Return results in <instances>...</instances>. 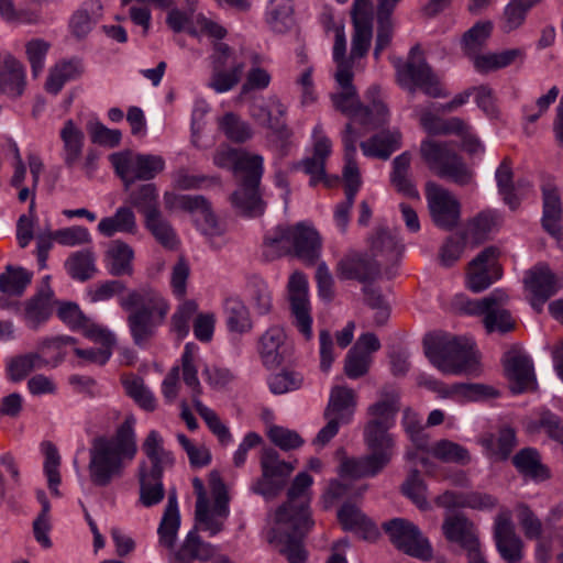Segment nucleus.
Wrapping results in <instances>:
<instances>
[{"label": "nucleus", "instance_id": "nucleus-1", "mask_svg": "<svg viewBox=\"0 0 563 563\" xmlns=\"http://www.w3.org/2000/svg\"><path fill=\"white\" fill-rule=\"evenodd\" d=\"M114 296H118V305L126 313V325L133 343L140 347L146 346L167 321L170 312L168 298L148 284L126 289L119 279L98 283L88 290L91 302L107 301Z\"/></svg>", "mask_w": 563, "mask_h": 563}, {"label": "nucleus", "instance_id": "nucleus-2", "mask_svg": "<svg viewBox=\"0 0 563 563\" xmlns=\"http://www.w3.org/2000/svg\"><path fill=\"white\" fill-rule=\"evenodd\" d=\"M137 454L135 419L126 417L110 437L92 440L89 449L88 472L92 485L107 487L123 476Z\"/></svg>", "mask_w": 563, "mask_h": 563}, {"label": "nucleus", "instance_id": "nucleus-3", "mask_svg": "<svg viewBox=\"0 0 563 563\" xmlns=\"http://www.w3.org/2000/svg\"><path fill=\"white\" fill-rule=\"evenodd\" d=\"M333 77L336 91L331 93V101L335 110L350 117L353 122L372 129L385 125L389 121V110L378 86L373 85L366 90L365 98L368 104L363 106L353 85V73H334Z\"/></svg>", "mask_w": 563, "mask_h": 563}, {"label": "nucleus", "instance_id": "nucleus-4", "mask_svg": "<svg viewBox=\"0 0 563 563\" xmlns=\"http://www.w3.org/2000/svg\"><path fill=\"white\" fill-rule=\"evenodd\" d=\"M264 255L274 260L294 254L301 261L313 264L320 256L322 240L316 228L307 222L295 225H277L264 238Z\"/></svg>", "mask_w": 563, "mask_h": 563}, {"label": "nucleus", "instance_id": "nucleus-5", "mask_svg": "<svg viewBox=\"0 0 563 563\" xmlns=\"http://www.w3.org/2000/svg\"><path fill=\"white\" fill-rule=\"evenodd\" d=\"M423 345L427 357L443 373H470L475 368L474 342L468 338L439 333L428 335Z\"/></svg>", "mask_w": 563, "mask_h": 563}, {"label": "nucleus", "instance_id": "nucleus-6", "mask_svg": "<svg viewBox=\"0 0 563 563\" xmlns=\"http://www.w3.org/2000/svg\"><path fill=\"white\" fill-rule=\"evenodd\" d=\"M363 440L367 454L357 459H345L341 473L353 478L374 477L379 474L396 454V437L376 427L364 428Z\"/></svg>", "mask_w": 563, "mask_h": 563}, {"label": "nucleus", "instance_id": "nucleus-7", "mask_svg": "<svg viewBox=\"0 0 563 563\" xmlns=\"http://www.w3.org/2000/svg\"><path fill=\"white\" fill-rule=\"evenodd\" d=\"M313 478L306 472L296 475L287 492V501L275 512V523L295 529L310 531L314 525L310 516L311 486Z\"/></svg>", "mask_w": 563, "mask_h": 563}, {"label": "nucleus", "instance_id": "nucleus-8", "mask_svg": "<svg viewBox=\"0 0 563 563\" xmlns=\"http://www.w3.org/2000/svg\"><path fill=\"white\" fill-rule=\"evenodd\" d=\"M395 67L397 84L409 93H415L420 89L431 98H445L449 96V92L442 87L440 79L432 71L418 46L410 49L406 63L398 62Z\"/></svg>", "mask_w": 563, "mask_h": 563}, {"label": "nucleus", "instance_id": "nucleus-9", "mask_svg": "<svg viewBox=\"0 0 563 563\" xmlns=\"http://www.w3.org/2000/svg\"><path fill=\"white\" fill-rule=\"evenodd\" d=\"M420 155L439 177L448 178L460 186L472 181L473 172L449 143L426 139L420 144Z\"/></svg>", "mask_w": 563, "mask_h": 563}, {"label": "nucleus", "instance_id": "nucleus-10", "mask_svg": "<svg viewBox=\"0 0 563 563\" xmlns=\"http://www.w3.org/2000/svg\"><path fill=\"white\" fill-rule=\"evenodd\" d=\"M209 485L213 496L212 508H209V504L196 507V525L192 530L206 531L210 537H214L224 530V523L230 515V499L227 486L218 472L210 473Z\"/></svg>", "mask_w": 563, "mask_h": 563}, {"label": "nucleus", "instance_id": "nucleus-11", "mask_svg": "<svg viewBox=\"0 0 563 563\" xmlns=\"http://www.w3.org/2000/svg\"><path fill=\"white\" fill-rule=\"evenodd\" d=\"M212 75L208 86L218 93L233 89L241 80L245 62L225 43L213 45Z\"/></svg>", "mask_w": 563, "mask_h": 563}, {"label": "nucleus", "instance_id": "nucleus-12", "mask_svg": "<svg viewBox=\"0 0 563 563\" xmlns=\"http://www.w3.org/2000/svg\"><path fill=\"white\" fill-rule=\"evenodd\" d=\"M508 295L501 289H495L482 299L467 300L464 310L468 314L483 316L487 332L505 333L515 327L510 313L505 309Z\"/></svg>", "mask_w": 563, "mask_h": 563}, {"label": "nucleus", "instance_id": "nucleus-13", "mask_svg": "<svg viewBox=\"0 0 563 563\" xmlns=\"http://www.w3.org/2000/svg\"><path fill=\"white\" fill-rule=\"evenodd\" d=\"M390 542L404 553L420 560L432 558V547L419 528L404 518H394L383 523Z\"/></svg>", "mask_w": 563, "mask_h": 563}, {"label": "nucleus", "instance_id": "nucleus-14", "mask_svg": "<svg viewBox=\"0 0 563 563\" xmlns=\"http://www.w3.org/2000/svg\"><path fill=\"white\" fill-rule=\"evenodd\" d=\"M261 467L262 477L253 485L252 489L266 498L277 496L295 470L291 463L280 460L277 451L272 448L263 450Z\"/></svg>", "mask_w": 563, "mask_h": 563}, {"label": "nucleus", "instance_id": "nucleus-15", "mask_svg": "<svg viewBox=\"0 0 563 563\" xmlns=\"http://www.w3.org/2000/svg\"><path fill=\"white\" fill-rule=\"evenodd\" d=\"M426 198L431 218L437 227L450 231L457 225L461 205L448 189L429 181L426 185Z\"/></svg>", "mask_w": 563, "mask_h": 563}, {"label": "nucleus", "instance_id": "nucleus-16", "mask_svg": "<svg viewBox=\"0 0 563 563\" xmlns=\"http://www.w3.org/2000/svg\"><path fill=\"white\" fill-rule=\"evenodd\" d=\"M288 295L292 323L306 340L312 338L311 307L308 298V282L302 273L296 272L288 283Z\"/></svg>", "mask_w": 563, "mask_h": 563}, {"label": "nucleus", "instance_id": "nucleus-17", "mask_svg": "<svg viewBox=\"0 0 563 563\" xmlns=\"http://www.w3.org/2000/svg\"><path fill=\"white\" fill-rule=\"evenodd\" d=\"M335 273L340 280L373 284L380 276V263L367 253L351 250L338 261Z\"/></svg>", "mask_w": 563, "mask_h": 563}, {"label": "nucleus", "instance_id": "nucleus-18", "mask_svg": "<svg viewBox=\"0 0 563 563\" xmlns=\"http://www.w3.org/2000/svg\"><path fill=\"white\" fill-rule=\"evenodd\" d=\"M499 250L494 246L483 250L470 264L467 271V287L479 292L488 288L501 277L498 264Z\"/></svg>", "mask_w": 563, "mask_h": 563}, {"label": "nucleus", "instance_id": "nucleus-19", "mask_svg": "<svg viewBox=\"0 0 563 563\" xmlns=\"http://www.w3.org/2000/svg\"><path fill=\"white\" fill-rule=\"evenodd\" d=\"M332 153V142L327 136L321 123L316 124L312 131V156L303 158L298 163L300 168L310 177V186L327 181L325 163Z\"/></svg>", "mask_w": 563, "mask_h": 563}, {"label": "nucleus", "instance_id": "nucleus-20", "mask_svg": "<svg viewBox=\"0 0 563 563\" xmlns=\"http://www.w3.org/2000/svg\"><path fill=\"white\" fill-rule=\"evenodd\" d=\"M496 549L506 563H519L523 558V542L516 533L509 510L500 511L494 523Z\"/></svg>", "mask_w": 563, "mask_h": 563}, {"label": "nucleus", "instance_id": "nucleus-21", "mask_svg": "<svg viewBox=\"0 0 563 563\" xmlns=\"http://www.w3.org/2000/svg\"><path fill=\"white\" fill-rule=\"evenodd\" d=\"M264 165L242 176L240 188L231 196V202L242 214L256 217L263 213L264 206L258 191Z\"/></svg>", "mask_w": 563, "mask_h": 563}, {"label": "nucleus", "instance_id": "nucleus-22", "mask_svg": "<svg viewBox=\"0 0 563 563\" xmlns=\"http://www.w3.org/2000/svg\"><path fill=\"white\" fill-rule=\"evenodd\" d=\"M523 282L526 288L532 295L533 307L542 306L563 286V280L543 263L530 268L526 273Z\"/></svg>", "mask_w": 563, "mask_h": 563}, {"label": "nucleus", "instance_id": "nucleus-23", "mask_svg": "<svg viewBox=\"0 0 563 563\" xmlns=\"http://www.w3.org/2000/svg\"><path fill=\"white\" fill-rule=\"evenodd\" d=\"M505 371L515 394L530 390L536 385V376L531 358L517 349H511L505 355Z\"/></svg>", "mask_w": 563, "mask_h": 563}, {"label": "nucleus", "instance_id": "nucleus-24", "mask_svg": "<svg viewBox=\"0 0 563 563\" xmlns=\"http://www.w3.org/2000/svg\"><path fill=\"white\" fill-rule=\"evenodd\" d=\"M213 164L219 168L232 170L234 175L243 176L256 168L260 169L264 165V158L260 154L221 145L214 152Z\"/></svg>", "mask_w": 563, "mask_h": 563}, {"label": "nucleus", "instance_id": "nucleus-25", "mask_svg": "<svg viewBox=\"0 0 563 563\" xmlns=\"http://www.w3.org/2000/svg\"><path fill=\"white\" fill-rule=\"evenodd\" d=\"M543 216L542 227L544 230L556 238L561 247H563L562 221V201L558 187L552 181H545L542 187Z\"/></svg>", "mask_w": 563, "mask_h": 563}, {"label": "nucleus", "instance_id": "nucleus-26", "mask_svg": "<svg viewBox=\"0 0 563 563\" xmlns=\"http://www.w3.org/2000/svg\"><path fill=\"white\" fill-rule=\"evenodd\" d=\"M442 530L450 542L460 544L467 553L472 552V555L481 549L475 526L463 515L446 516Z\"/></svg>", "mask_w": 563, "mask_h": 563}, {"label": "nucleus", "instance_id": "nucleus-27", "mask_svg": "<svg viewBox=\"0 0 563 563\" xmlns=\"http://www.w3.org/2000/svg\"><path fill=\"white\" fill-rule=\"evenodd\" d=\"M404 245L396 234L387 229H377L369 239L368 255L377 260L380 267L385 264H395L399 261Z\"/></svg>", "mask_w": 563, "mask_h": 563}, {"label": "nucleus", "instance_id": "nucleus-28", "mask_svg": "<svg viewBox=\"0 0 563 563\" xmlns=\"http://www.w3.org/2000/svg\"><path fill=\"white\" fill-rule=\"evenodd\" d=\"M434 103L429 107H416L415 112L422 129L432 135H462L467 131V123L460 118L442 119L432 112Z\"/></svg>", "mask_w": 563, "mask_h": 563}, {"label": "nucleus", "instance_id": "nucleus-29", "mask_svg": "<svg viewBox=\"0 0 563 563\" xmlns=\"http://www.w3.org/2000/svg\"><path fill=\"white\" fill-rule=\"evenodd\" d=\"M217 548L200 538L196 530L187 533L181 545L170 554L168 563L207 562L216 554Z\"/></svg>", "mask_w": 563, "mask_h": 563}, {"label": "nucleus", "instance_id": "nucleus-30", "mask_svg": "<svg viewBox=\"0 0 563 563\" xmlns=\"http://www.w3.org/2000/svg\"><path fill=\"white\" fill-rule=\"evenodd\" d=\"M142 450L147 461H141L139 466L144 465L146 471L164 473L165 468L173 466L175 462L173 453L164 448V439L156 430L147 433Z\"/></svg>", "mask_w": 563, "mask_h": 563}, {"label": "nucleus", "instance_id": "nucleus-31", "mask_svg": "<svg viewBox=\"0 0 563 563\" xmlns=\"http://www.w3.org/2000/svg\"><path fill=\"white\" fill-rule=\"evenodd\" d=\"M54 291L51 287L40 288L37 292L24 302L23 320L26 327L37 331L47 322L52 314Z\"/></svg>", "mask_w": 563, "mask_h": 563}, {"label": "nucleus", "instance_id": "nucleus-32", "mask_svg": "<svg viewBox=\"0 0 563 563\" xmlns=\"http://www.w3.org/2000/svg\"><path fill=\"white\" fill-rule=\"evenodd\" d=\"M427 385L443 397H453L457 400L478 401L497 396V391L493 387L483 384H453L445 386L438 380H429Z\"/></svg>", "mask_w": 563, "mask_h": 563}, {"label": "nucleus", "instance_id": "nucleus-33", "mask_svg": "<svg viewBox=\"0 0 563 563\" xmlns=\"http://www.w3.org/2000/svg\"><path fill=\"white\" fill-rule=\"evenodd\" d=\"M309 531H296L276 523L273 529L274 539L280 545L279 552L286 556L289 563H306L307 552L302 540Z\"/></svg>", "mask_w": 563, "mask_h": 563}, {"label": "nucleus", "instance_id": "nucleus-34", "mask_svg": "<svg viewBox=\"0 0 563 563\" xmlns=\"http://www.w3.org/2000/svg\"><path fill=\"white\" fill-rule=\"evenodd\" d=\"M286 334L279 327H271L260 338L258 353L267 368H275L284 361Z\"/></svg>", "mask_w": 563, "mask_h": 563}, {"label": "nucleus", "instance_id": "nucleus-35", "mask_svg": "<svg viewBox=\"0 0 563 563\" xmlns=\"http://www.w3.org/2000/svg\"><path fill=\"white\" fill-rule=\"evenodd\" d=\"M25 86L24 66L13 56H5L0 63V92L11 98H18L24 92Z\"/></svg>", "mask_w": 563, "mask_h": 563}, {"label": "nucleus", "instance_id": "nucleus-36", "mask_svg": "<svg viewBox=\"0 0 563 563\" xmlns=\"http://www.w3.org/2000/svg\"><path fill=\"white\" fill-rule=\"evenodd\" d=\"M356 407V394L346 386H334L331 389L330 398L324 417L336 418L343 424L351 422Z\"/></svg>", "mask_w": 563, "mask_h": 563}, {"label": "nucleus", "instance_id": "nucleus-37", "mask_svg": "<svg viewBox=\"0 0 563 563\" xmlns=\"http://www.w3.org/2000/svg\"><path fill=\"white\" fill-rule=\"evenodd\" d=\"M398 410V396L394 393L385 395L367 408L368 420L364 428L376 427L377 430L389 431L395 426Z\"/></svg>", "mask_w": 563, "mask_h": 563}, {"label": "nucleus", "instance_id": "nucleus-38", "mask_svg": "<svg viewBox=\"0 0 563 563\" xmlns=\"http://www.w3.org/2000/svg\"><path fill=\"white\" fill-rule=\"evenodd\" d=\"M271 102L273 107L272 110L255 106L252 109V115L272 130L273 134L280 142V146L284 147L291 136V131L278 117L285 115L286 107L278 99H272Z\"/></svg>", "mask_w": 563, "mask_h": 563}, {"label": "nucleus", "instance_id": "nucleus-39", "mask_svg": "<svg viewBox=\"0 0 563 563\" xmlns=\"http://www.w3.org/2000/svg\"><path fill=\"white\" fill-rule=\"evenodd\" d=\"M59 136L63 142V162L68 169H73L82 156L85 144L84 132L73 120H67L60 129Z\"/></svg>", "mask_w": 563, "mask_h": 563}, {"label": "nucleus", "instance_id": "nucleus-40", "mask_svg": "<svg viewBox=\"0 0 563 563\" xmlns=\"http://www.w3.org/2000/svg\"><path fill=\"white\" fill-rule=\"evenodd\" d=\"M179 528L180 514L177 495L175 492H172L168 495V501L157 529L159 545L172 550L176 543Z\"/></svg>", "mask_w": 563, "mask_h": 563}, {"label": "nucleus", "instance_id": "nucleus-41", "mask_svg": "<svg viewBox=\"0 0 563 563\" xmlns=\"http://www.w3.org/2000/svg\"><path fill=\"white\" fill-rule=\"evenodd\" d=\"M401 133L398 130L382 131L360 144L365 156L388 159L401 147Z\"/></svg>", "mask_w": 563, "mask_h": 563}, {"label": "nucleus", "instance_id": "nucleus-42", "mask_svg": "<svg viewBox=\"0 0 563 563\" xmlns=\"http://www.w3.org/2000/svg\"><path fill=\"white\" fill-rule=\"evenodd\" d=\"M137 479L140 485L139 501L142 506L150 508L158 505L164 499L163 473L146 471L144 465L139 466Z\"/></svg>", "mask_w": 563, "mask_h": 563}, {"label": "nucleus", "instance_id": "nucleus-43", "mask_svg": "<svg viewBox=\"0 0 563 563\" xmlns=\"http://www.w3.org/2000/svg\"><path fill=\"white\" fill-rule=\"evenodd\" d=\"M98 232L107 238L115 233L135 234L137 223L134 211L131 207H119L113 216L102 218L98 223Z\"/></svg>", "mask_w": 563, "mask_h": 563}, {"label": "nucleus", "instance_id": "nucleus-44", "mask_svg": "<svg viewBox=\"0 0 563 563\" xmlns=\"http://www.w3.org/2000/svg\"><path fill=\"white\" fill-rule=\"evenodd\" d=\"M338 519L344 530L354 531L362 534L365 540H374L378 536L375 523L367 519L357 507L345 504L339 512Z\"/></svg>", "mask_w": 563, "mask_h": 563}, {"label": "nucleus", "instance_id": "nucleus-45", "mask_svg": "<svg viewBox=\"0 0 563 563\" xmlns=\"http://www.w3.org/2000/svg\"><path fill=\"white\" fill-rule=\"evenodd\" d=\"M51 362L38 352H30L10 358L7 363V375L11 382L18 383L36 369L49 366Z\"/></svg>", "mask_w": 563, "mask_h": 563}, {"label": "nucleus", "instance_id": "nucleus-46", "mask_svg": "<svg viewBox=\"0 0 563 563\" xmlns=\"http://www.w3.org/2000/svg\"><path fill=\"white\" fill-rule=\"evenodd\" d=\"M525 56L522 48H510L499 53L479 54L472 62L477 73L488 74L508 67L518 59L522 62Z\"/></svg>", "mask_w": 563, "mask_h": 563}, {"label": "nucleus", "instance_id": "nucleus-47", "mask_svg": "<svg viewBox=\"0 0 563 563\" xmlns=\"http://www.w3.org/2000/svg\"><path fill=\"white\" fill-rule=\"evenodd\" d=\"M108 271L109 274L114 277L131 276L133 274L132 261L134 258V252L130 245L121 240H114L111 242L108 251Z\"/></svg>", "mask_w": 563, "mask_h": 563}, {"label": "nucleus", "instance_id": "nucleus-48", "mask_svg": "<svg viewBox=\"0 0 563 563\" xmlns=\"http://www.w3.org/2000/svg\"><path fill=\"white\" fill-rule=\"evenodd\" d=\"M493 32L490 21H479L467 30L461 38V48L465 56L475 59L487 44Z\"/></svg>", "mask_w": 563, "mask_h": 563}, {"label": "nucleus", "instance_id": "nucleus-49", "mask_svg": "<svg viewBox=\"0 0 563 563\" xmlns=\"http://www.w3.org/2000/svg\"><path fill=\"white\" fill-rule=\"evenodd\" d=\"M158 190L154 184H144L131 191L129 202L135 208L144 220L161 213Z\"/></svg>", "mask_w": 563, "mask_h": 563}, {"label": "nucleus", "instance_id": "nucleus-50", "mask_svg": "<svg viewBox=\"0 0 563 563\" xmlns=\"http://www.w3.org/2000/svg\"><path fill=\"white\" fill-rule=\"evenodd\" d=\"M411 154L404 152L393 161L390 181L397 191L409 198H419V192L409 178Z\"/></svg>", "mask_w": 563, "mask_h": 563}, {"label": "nucleus", "instance_id": "nucleus-51", "mask_svg": "<svg viewBox=\"0 0 563 563\" xmlns=\"http://www.w3.org/2000/svg\"><path fill=\"white\" fill-rule=\"evenodd\" d=\"M516 468L526 477L544 481L550 477L549 470L541 463L537 450L527 448L519 451L512 459Z\"/></svg>", "mask_w": 563, "mask_h": 563}, {"label": "nucleus", "instance_id": "nucleus-52", "mask_svg": "<svg viewBox=\"0 0 563 563\" xmlns=\"http://www.w3.org/2000/svg\"><path fill=\"white\" fill-rule=\"evenodd\" d=\"M65 269L67 274L79 282H86L97 273L96 257L92 251L81 250L71 253L66 262Z\"/></svg>", "mask_w": 563, "mask_h": 563}, {"label": "nucleus", "instance_id": "nucleus-53", "mask_svg": "<svg viewBox=\"0 0 563 563\" xmlns=\"http://www.w3.org/2000/svg\"><path fill=\"white\" fill-rule=\"evenodd\" d=\"M224 316L227 327L231 332L246 333L253 328L250 311L239 298H228L225 300Z\"/></svg>", "mask_w": 563, "mask_h": 563}, {"label": "nucleus", "instance_id": "nucleus-54", "mask_svg": "<svg viewBox=\"0 0 563 563\" xmlns=\"http://www.w3.org/2000/svg\"><path fill=\"white\" fill-rule=\"evenodd\" d=\"M109 161L117 176L123 181L125 189L139 180V155L132 151H122L109 155Z\"/></svg>", "mask_w": 563, "mask_h": 563}, {"label": "nucleus", "instance_id": "nucleus-55", "mask_svg": "<svg viewBox=\"0 0 563 563\" xmlns=\"http://www.w3.org/2000/svg\"><path fill=\"white\" fill-rule=\"evenodd\" d=\"M197 351L198 347L194 343H187L181 354V377L184 383L191 390V399L195 405L196 399H199L202 388L198 378L197 368Z\"/></svg>", "mask_w": 563, "mask_h": 563}, {"label": "nucleus", "instance_id": "nucleus-56", "mask_svg": "<svg viewBox=\"0 0 563 563\" xmlns=\"http://www.w3.org/2000/svg\"><path fill=\"white\" fill-rule=\"evenodd\" d=\"M80 65L77 60H63L51 68L45 82L47 92L57 95L64 85L77 78L80 74Z\"/></svg>", "mask_w": 563, "mask_h": 563}, {"label": "nucleus", "instance_id": "nucleus-57", "mask_svg": "<svg viewBox=\"0 0 563 563\" xmlns=\"http://www.w3.org/2000/svg\"><path fill=\"white\" fill-rule=\"evenodd\" d=\"M145 228L154 239L167 250H176L179 239L172 224L163 217L162 212L144 220Z\"/></svg>", "mask_w": 563, "mask_h": 563}, {"label": "nucleus", "instance_id": "nucleus-58", "mask_svg": "<svg viewBox=\"0 0 563 563\" xmlns=\"http://www.w3.org/2000/svg\"><path fill=\"white\" fill-rule=\"evenodd\" d=\"M292 13L290 0H272L267 10L266 21L274 32L284 33L294 25Z\"/></svg>", "mask_w": 563, "mask_h": 563}, {"label": "nucleus", "instance_id": "nucleus-59", "mask_svg": "<svg viewBox=\"0 0 563 563\" xmlns=\"http://www.w3.org/2000/svg\"><path fill=\"white\" fill-rule=\"evenodd\" d=\"M219 130L234 143H244L253 136L250 124L238 114L228 112L218 121Z\"/></svg>", "mask_w": 563, "mask_h": 563}, {"label": "nucleus", "instance_id": "nucleus-60", "mask_svg": "<svg viewBox=\"0 0 563 563\" xmlns=\"http://www.w3.org/2000/svg\"><path fill=\"white\" fill-rule=\"evenodd\" d=\"M430 453L444 463L467 465L471 462V454L466 448L445 439L435 442L430 449Z\"/></svg>", "mask_w": 563, "mask_h": 563}, {"label": "nucleus", "instance_id": "nucleus-61", "mask_svg": "<svg viewBox=\"0 0 563 563\" xmlns=\"http://www.w3.org/2000/svg\"><path fill=\"white\" fill-rule=\"evenodd\" d=\"M165 207L168 210H184L190 213H195L197 217L206 212L207 208L210 207L209 201L200 195H176L174 192L164 194Z\"/></svg>", "mask_w": 563, "mask_h": 563}, {"label": "nucleus", "instance_id": "nucleus-62", "mask_svg": "<svg viewBox=\"0 0 563 563\" xmlns=\"http://www.w3.org/2000/svg\"><path fill=\"white\" fill-rule=\"evenodd\" d=\"M495 178L498 191L503 196L504 201L515 210L519 206V200L515 195L512 166L508 157H505L498 166Z\"/></svg>", "mask_w": 563, "mask_h": 563}, {"label": "nucleus", "instance_id": "nucleus-63", "mask_svg": "<svg viewBox=\"0 0 563 563\" xmlns=\"http://www.w3.org/2000/svg\"><path fill=\"white\" fill-rule=\"evenodd\" d=\"M32 273L19 267H7V272L0 275V290L8 295L21 296L31 284Z\"/></svg>", "mask_w": 563, "mask_h": 563}, {"label": "nucleus", "instance_id": "nucleus-64", "mask_svg": "<svg viewBox=\"0 0 563 563\" xmlns=\"http://www.w3.org/2000/svg\"><path fill=\"white\" fill-rule=\"evenodd\" d=\"M122 385L125 393L144 410L153 411L156 407V400L152 391L144 385L141 377L135 375L124 376Z\"/></svg>", "mask_w": 563, "mask_h": 563}]
</instances>
